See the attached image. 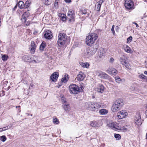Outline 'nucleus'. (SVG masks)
Returning a JSON list of instances; mask_svg holds the SVG:
<instances>
[{
	"label": "nucleus",
	"instance_id": "nucleus-1",
	"mask_svg": "<svg viewBox=\"0 0 147 147\" xmlns=\"http://www.w3.org/2000/svg\"><path fill=\"white\" fill-rule=\"evenodd\" d=\"M98 47V44H95L92 47L86 49L83 55L87 58L91 56L96 52Z\"/></svg>",
	"mask_w": 147,
	"mask_h": 147
},
{
	"label": "nucleus",
	"instance_id": "nucleus-2",
	"mask_svg": "<svg viewBox=\"0 0 147 147\" xmlns=\"http://www.w3.org/2000/svg\"><path fill=\"white\" fill-rule=\"evenodd\" d=\"M124 102L122 99H118L113 104L111 110L113 112H116L119 110L124 104Z\"/></svg>",
	"mask_w": 147,
	"mask_h": 147
},
{
	"label": "nucleus",
	"instance_id": "nucleus-3",
	"mask_svg": "<svg viewBox=\"0 0 147 147\" xmlns=\"http://www.w3.org/2000/svg\"><path fill=\"white\" fill-rule=\"evenodd\" d=\"M98 38L97 35L95 33H90L86 37V44L88 45H91L93 44Z\"/></svg>",
	"mask_w": 147,
	"mask_h": 147
},
{
	"label": "nucleus",
	"instance_id": "nucleus-4",
	"mask_svg": "<svg viewBox=\"0 0 147 147\" xmlns=\"http://www.w3.org/2000/svg\"><path fill=\"white\" fill-rule=\"evenodd\" d=\"M67 36L65 34L61 33L58 36L57 43L60 47H62L65 45L67 40Z\"/></svg>",
	"mask_w": 147,
	"mask_h": 147
},
{
	"label": "nucleus",
	"instance_id": "nucleus-5",
	"mask_svg": "<svg viewBox=\"0 0 147 147\" xmlns=\"http://www.w3.org/2000/svg\"><path fill=\"white\" fill-rule=\"evenodd\" d=\"M69 88L70 93L75 94L78 93L80 92L83 90V89L82 86L79 87L75 84L70 85Z\"/></svg>",
	"mask_w": 147,
	"mask_h": 147
},
{
	"label": "nucleus",
	"instance_id": "nucleus-6",
	"mask_svg": "<svg viewBox=\"0 0 147 147\" xmlns=\"http://www.w3.org/2000/svg\"><path fill=\"white\" fill-rule=\"evenodd\" d=\"M127 60V58L125 55H121L119 57V61L120 63L124 65L127 68L131 69V66Z\"/></svg>",
	"mask_w": 147,
	"mask_h": 147
},
{
	"label": "nucleus",
	"instance_id": "nucleus-7",
	"mask_svg": "<svg viewBox=\"0 0 147 147\" xmlns=\"http://www.w3.org/2000/svg\"><path fill=\"white\" fill-rule=\"evenodd\" d=\"M96 75L100 78L105 79H107L110 81L112 80V78L105 73L98 70L96 71Z\"/></svg>",
	"mask_w": 147,
	"mask_h": 147
},
{
	"label": "nucleus",
	"instance_id": "nucleus-8",
	"mask_svg": "<svg viewBox=\"0 0 147 147\" xmlns=\"http://www.w3.org/2000/svg\"><path fill=\"white\" fill-rule=\"evenodd\" d=\"M107 125L108 127L115 130H121L122 129V128L123 127H121V125L117 123L116 122L110 123L108 124Z\"/></svg>",
	"mask_w": 147,
	"mask_h": 147
},
{
	"label": "nucleus",
	"instance_id": "nucleus-9",
	"mask_svg": "<svg viewBox=\"0 0 147 147\" xmlns=\"http://www.w3.org/2000/svg\"><path fill=\"white\" fill-rule=\"evenodd\" d=\"M102 107L101 103L99 102H91L90 110L97 111L98 108Z\"/></svg>",
	"mask_w": 147,
	"mask_h": 147
},
{
	"label": "nucleus",
	"instance_id": "nucleus-10",
	"mask_svg": "<svg viewBox=\"0 0 147 147\" xmlns=\"http://www.w3.org/2000/svg\"><path fill=\"white\" fill-rule=\"evenodd\" d=\"M61 100L63 102L62 107L63 109L66 112L69 111L70 110V107L69 103L67 102L65 98H63Z\"/></svg>",
	"mask_w": 147,
	"mask_h": 147
},
{
	"label": "nucleus",
	"instance_id": "nucleus-11",
	"mask_svg": "<svg viewBox=\"0 0 147 147\" xmlns=\"http://www.w3.org/2000/svg\"><path fill=\"white\" fill-rule=\"evenodd\" d=\"M124 5L125 8L129 9H132L134 7V2L131 0H126L125 1Z\"/></svg>",
	"mask_w": 147,
	"mask_h": 147
},
{
	"label": "nucleus",
	"instance_id": "nucleus-12",
	"mask_svg": "<svg viewBox=\"0 0 147 147\" xmlns=\"http://www.w3.org/2000/svg\"><path fill=\"white\" fill-rule=\"evenodd\" d=\"M74 11L70 9L68 11L67 15L69 21L70 22H73L75 20Z\"/></svg>",
	"mask_w": 147,
	"mask_h": 147
},
{
	"label": "nucleus",
	"instance_id": "nucleus-13",
	"mask_svg": "<svg viewBox=\"0 0 147 147\" xmlns=\"http://www.w3.org/2000/svg\"><path fill=\"white\" fill-rule=\"evenodd\" d=\"M127 115V113L125 110H122L118 112L117 113V117L119 119H122Z\"/></svg>",
	"mask_w": 147,
	"mask_h": 147
},
{
	"label": "nucleus",
	"instance_id": "nucleus-14",
	"mask_svg": "<svg viewBox=\"0 0 147 147\" xmlns=\"http://www.w3.org/2000/svg\"><path fill=\"white\" fill-rule=\"evenodd\" d=\"M135 123L138 125H140L142 123V121L140 114L138 113L136 114L135 118Z\"/></svg>",
	"mask_w": 147,
	"mask_h": 147
},
{
	"label": "nucleus",
	"instance_id": "nucleus-15",
	"mask_svg": "<svg viewBox=\"0 0 147 147\" xmlns=\"http://www.w3.org/2000/svg\"><path fill=\"white\" fill-rule=\"evenodd\" d=\"M85 77V75L82 72H80L77 75L76 79L79 81H81L84 79Z\"/></svg>",
	"mask_w": 147,
	"mask_h": 147
},
{
	"label": "nucleus",
	"instance_id": "nucleus-16",
	"mask_svg": "<svg viewBox=\"0 0 147 147\" xmlns=\"http://www.w3.org/2000/svg\"><path fill=\"white\" fill-rule=\"evenodd\" d=\"M59 76V73L57 72H55L51 76V80L53 82H55L57 80Z\"/></svg>",
	"mask_w": 147,
	"mask_h": 147
},
{
	"label": "nucleus",
	"instance_id": "nucleus-17",
	"mask_svg": "<svg viewBox=\"0 0 147 147\" xmlns=\"http://www.w3.org/2000/svg\"><path fill=\"white\" fill-rule=\"evenodd\" d=\"M107 72L109 74L115 75L117 74V71L115 69L110 67L107 70Z\"/></svg>",
	"mask_w": 147,
	"mask_h": 147
},
{
	"label": "nucleus",
	"instance_id": "nucleus-18",
	"mask_svg": "<svg viewBox=\"0 0 147 147\" xmlns=\"http://www.w3.org/2000/svg\"><path fill=\"white\" fill-rule=\"evenodd\" d=\"M104 0H99L97 3L95 5V10L97 11H99L100 10L101 6Z\"/></svg>",
	"mask_w": 147,
	"mask_h": 147
},
{
	"label": "nucleus",
	"instance_id": "nucleus-19",
	"mask_svg": "<svg viewBox=\"0 0 147 147\" xmlns=\"http://www.w3.org/2000/svg\"><path fill=\"white\" fill-rule=\"evenodd\" d=\"M36 45L34 41H32L31 43V46L30 47V51L32 54H34L36 48Z\"/></svg>",
	"mask_w": 147,
	"mask_h": 147
},
{
	"label": "nucleus",
	"instance_id": "nucleus-20",
	"mask_svg": "<svg viewBox=\"0 0 147 147\" xmlns=\"http://www.w3.org/2000/svg\"><path fill=\"white\" fill-rule=\"evenodd\" d=\"M29 15V13L28 11L24 12L22 15L21 20L22 22L25 23L26 21L27 18L28 17Z\"/></svg>",
	"mask_w": 147,
	"mask_h": 147
},
{
	"label": "nucleus",
	"instance_id": "nucleus-21",
	"mask_svg": "<svg viewBox=\"0 0 147 147\" xmlns=\"http://www.w3.org/2000/svg\"><path fill=\"white\" fill-rule=\"evenodd\" d=\"M123 49L127 53H132V51L131 48L127 45H124L123 46Z\"/></svg>",
	"mask_w": 147,
	"mask_h": 147
},
{
	"label": "nucleus",
	"instance_id": "nucleus-22",
	"mask_svg": "<svg viewBox=\"0 0 147 147\" xmlns=\"http://www.w3.org/2000/svg\"><path fill=\"white\" fill-rule=\"evenodd\" d=\"M90 125L94 127H99L101 125L99 124L98 122L95 121H93L90 122Z\"/></svg>",
	"mask_w": 147,
	"mask_h": 147
},
{
	"label": "nucleus",
	"instance_id": "nucleus-23",
	"mask_svg": "<svg viewBox=\"0 0 147 147\" xmlns=\"http://www.w3.org/2000/svg\"><path fill=\"white\" fill-rule=\"evenodd\" d=\"M44 36L47 39H51L52 37L51 32L49 30L46 31L44 34Z\"/></svg>",
	"mask_w": 147,
	"mask_h": 147
},
{
	"label": "nucleus",
	"instance_id": "nucleus-24",
	"mask_svg": "<svg viewBox=\"0 0 147 147\" xmlns=\"http://www.w3.org/2000/svg\"><path fill=\"white\" fill-rule=\"evenodd\" d=\"M104 87L102 85H99V87L97 88L96 90L98 92L102 93L104 91Z\"/></svg>",
	"mask_w": 147,
	"mask_h": 147
},
{
	"label": "nucleus",
	"instance_id": "nucleus-25",
	"mask_svg": "<svg viewBox=\"0 0 147 147\" xmlns=\"http://www.w3.org/2000/svg\"><path fill=\"white\" fill-rule=\"evenodd\" d=\"M105 51L102 48H101L98 52V56L100 57H101L105 55Z\"/></svg>",
	"mask_w": 147,
	"mask_h": 147
},
{
	"label": "nucleus",
	"instance_id": "nucleus-26",
	"mask_svg": "<svg viewBox=\"0 0 147 147\" xmlns=\"http://www.w3.org/2000/svg\"><path fill=\"white\" fill-rule=\"evenodd\" d=\"M79 64L83 67L88 68L89 66V64L87 62L83 63L82 62H79Z\"/></svg>",
	"mask_w": 147,
	"mask_h": 147
},
{
	"label": "nucleus",
	"instance_id": "nucleus-27",
	"mask_svg": "<svg viewBox=\"0 0 147 147\" xmlns=\"http://www.w3.org/2000/svg\"><path fill=\"white\" fill-rule=\"evenodd\" d=\"M18 5L20 9H23L25 8V5L23 1H20L18 3Z\"/></svg>",
	"mask_w": 147,
	"mask_h": 147
},
{
	"label": "nucleus",
	"instance_id": "nucleus-28",
	"mask_svg": "<svg viewBox=\"0 0 147 147\" xmlns=\"http://www.w3.org/2000/svg\"><path fill=\"white\" fill-rule=\"evenodd\" d=\"M108 111L105 109H102L100 110L99 112L101 115H105L108 113Z\"/></svg>",
	"mask_w": 147,
	"mask_h": 147
},
{
	"label": "nucleus",
	"instance_id": "nucleus-29",
	"mask_svg": "<svg viewBox=\"0 0 147 147\" xmlns=\"http://www.w3.org/2000/svg\"><path fill=\"white\" fill-rule=\"evenodd\" d=\"M91 102H86L85 104V107L88 110H90V107L91 106Z\"/></svg>",
	"mask_w": 147,
	"mask_h": 147
},
{
	"label": "nucleus",
	"instance_id": "nucleus-30",
	"mask_svg": "<svg viewBox=\"0 0 147 147\" xmlns=\"http://www.w3.org/2000/svg\"><path fill=\"white\" fill-rule=\"evenodd\" d=\"M23 59L25 61H29L30 60V57L28 55H26L22 57Z\"/></svg>",
	"mask_w": 147,
	"mask_h": 147
},
{
	"label": "nucleus",
	"instance_id": "nucleus-31",
	"mask_svg": "<svg viewBox=\"0 0 147 147\" xmlns=\"http://www.w3.org/2000/svg\"><path fill=\"white\" fill-rule=\"evenodd\" d=\"M115 79L116 82L119 84L122 81V80L118 76L115 77Z\"/></svg>",
	"mask_w": 147,
	"mask_h": 147
},
{
	"label": "nucleus",
	"instance_id": "nucleus-32",
	"mask_svg": "<svg viewBox=\"0 0 147 147\" xmlns=\"http://www.w3.org/2000/svg\"><path fill=\"white\" fill-rule=\"evenodd\" d=\"M46 44L45 42H42V43L40 45V50H43V49L45 47Z\"/></svg>",
	"mask_w": 147,
	"mask_h": 147
},
{
	"label": "nucleus",
	"instance_id": "nucleus-33",
	"mask_svg": "<svg viewBox=\"0 0 147 147\" xmlns=\"http://www.w3.org/2000/svg\"><path fill=\"white\" fill-rule=\"evenodd\" d=\"M8 56L5 55H2L1 59L3 61H5L8 59Z\"/></svg>",
	"mask_w": 147,
	"mask_h": 147
},
{
	"label": "nucleus",
	"instance_id": "nucleus-34",
	"mask_svg": "<svg viewBox=\"0 0 147 147\" xmlns=\"http://www.w3.org/2000/svg\"><path fill=\"white\" fill-rule=\"evenodd\" d=\"M114 135L115 138L116 139V140H119L121 139V136L119 134H115Z\"/></svg>",
	"mask_w": 147,
	"mask_h": 147
},
{
	"label": "nucleus",
	"instance_id": "nucleus-35",
	"mask_svg": "<svg viewBox=\"0 0 147 147\" xmlns=\"http://www.w3.org/2000/svg\"><path fill=\"white\" fill-rule=\"evenodd\" d=\"M10 128V127L7 126L2 128H0V132H1L3 131L6 130Z\"/></svg>",
	"mask_w": 147,
	"mask_h": 147
},
{
	"label": "nucleus",
	"instance_id": "nucleus-36",
	"mask_svg": "<svg viewBox=\"0 0 147 147\" xmlns=\"http://www.w3.org/2000/svg\"><path fill=\"white\" fill-rule=\"evenodd\" d=\"M6 138L5 136H3L1 137L0 140L2 142H5L6 140Z\"/></svg>",
	"mask_w": 147,
	"mask_h": 147
},
{
	"label": "nucleus",
	"instance_id": "nucleus-37",
	"mask_svg": "<svg viewBox=\"0 0 147 147\" xmlns=\"http://www.w3.org/2000/svg\"><path fill=\"white\" fill-rule=\"evenodd\" d=\"M30 1H27L25 3V8H26L30 6Z\"/></svg>",
	"mask_w": 147,
	"mask_h": 147
},
{
	"label": "nucleus",
	"instance_id": "nucleus-38",
	"mask_svg": "<svg viewBox=\"0 0 147 147\" xmlns=\"http://www.w3.org/2000/svg\"><path fill=\"white\" fill-rule=\"evenodd\" d=\"M132 37L131 36H130L127 39V42L128 43H129L132 41Z\"/></svg>",
	"mask_w": 147,
	"mask_h": 147
},
{
	"label": "nucleus",
	"instance_id": "nucleus-39",
	"mask_svg": "<svg viewBox=\"0 0 147 147\" xmlns=\"http://www.w3.org/2000/svg\"><path fill=\"white\" fill-rule=\"evenodd\" d=\"M53 122V123L56 124H58L59 122L58 119L57 118H54Z\"/></svg>",
	"mask_w": 147,
	"mask_h": 147
},
{
	"label": "nucleus",
	"instance_id": "nucleus-40",
	"mask_svg": "<svg viewBox=\"0 0 147 147\" xmlns=\"http://www.w3.org/2000/svg\"><path fill=\"white\" fill-rule=\"evenodd\" d=\"M87 9H82L81 10V12L84 14H85L87 12Z\"/></svg>",
	"mask_w": 147,
	"mask_h": 147
},
{
	"label": "nucleus",
	"instance_id": "nucleus-41",
	"mask_svg": "<svg viewBox=\"0 0 147 147\" xmlns=\"http://www.w3.org/2000/svg\"><path fill=\"white\" fill-rule=\"evenodd\" d=\"M54 6L56 8H58V2L57 1V0H56L55 1L54 4Z\"/></svg>",
	"mask_w": 147,
	"mask_h": 147
},
{
	"label": "nucleus",
	"instance_id": "nucleus-42",
	"mask_svg": "<svg viewBox=\"0 0 147 147\" xmlns=\"http://www.w3.org/2000/svg\"><path fill=\"white\" fill-rule=\"evenodd\" d=\"M61 19L63 21H64L66 20V18L65 17V16L64 14L63 15V16H61Z\"/></svg>",
	"mask_w": 147,
	"mask_h": 147
},
{
	"label": "nucleus",
	"instance_id": "nucleus-43",
	"mask_svg": "<svg viewBox=\"0 0 147 147\" xmlns=\"http://www.w3.org/2000/svg\"><path fill=\"white\" fill-rule=\"evenodd\" d=\"M61 81L64 82H66L67 81V78L66 77L62 78L61 79Z\"/></svg>",
	"mask_w": 147,
	"mask_h": 147
},
{
	"label": "nucleus",
	"instance_id": "nucleus-44",
	"mask_svg": "<svg viewBox=\"0 0 147 147\" xmlns=\"http://www.w3.org/2000/svg\"><path fill=\"white\" fill-rule=\"evenodd\" d=\"M114 61V59L113 57H111L109 60V62L111 63H113Z\"/></svg>",
	"mask_w": 147,
	"mask_h": 147
},
{
	"label": "nucleus",
	"instance_id": "nucleus-45",
	"mask_svg": "<svg viewBox=\"0 0 147 147\" xmlns=\"http://www.w3.org/2000/svg\"><path fill=\"white\" fill-rule=\"evenodd\" d=\"M139 77L140 78L142 79H144L145 78V76L144 75H139Z\"/></svg>",
	"mask_w": 147,
	"mask_h": 147
},
{
	"label": "nucleus",
	"instance_id": "nucleus-46",
	"mask_svg": "<svg viewBox=\"0 0 147 147\" xmlns=\"http://www.w3.org/2000/svg\"><path fill=\"white\" fill-rule=\"evenodd\" d=\"M111 31H112L113 34H115V32L114 31V28H112L111 29Z\"/></svg>",
	"mask_w": 147,
	"mask_h": 147
},
{
	"label": "nucleus",
	"instance_id": "nucleus-47",
	"mask_svg": "<svg viewBox=\"0 0 147 147\" xmlns=\"http://www.w3.org/2000/svg\"><path fill=\"white\" fill-rule=\"evenodd\" d=\"M133 23L134 24L136 25V27L138 28L139 27V26H138V24L136 22H133Z\"/></svg>",
	"mask_w": 147,
	"mask_h": 147
},
{
	"label": "nucleus",
	"instance_id": "nucleus-48",
	"mask_svg": "<svg viewBox=\"0 0 147 147\" xmlns=\"http://www.w3.org/2000/svg\"><path fill=\"white\" fill-rule=\"evenodd\" d=\"M66 3H70L71 2V0H64Z\"/></svg>",
	"mask_w": 147,
	"mask_h": 147
},
{
	"label": "nucleus",
	"instance_id": "nucleus-49",
	"mask_svg": "<svg viewBox=\"0 0 147 147\" xmlns=\"http://www.w3.org/2000/svg\"><path fill=\"white\" fill-rule=\"evenodd\" d=\"M18 5V4H17V5L15 6V7L14 8V9H15L17 7Z\"/></svg>",
	"mask_w": 147,
	"mask_h": 147
},
{
	"label": "nucleus",
	"instance_id": "nucleus-50",
	"mask_svg": "<svg viewBox=\"0 0 147 147\" xmlns=\"http://www.w3.org/2000/svg\"><path fill=\"white\" fill-rule=\"evenodd\" d=\"M146 66V67H147V61H145Z\"/></svg>",
	"mask_w": 147,
	"mask_h": 147
},
{
	"label": "nucleus",
	"instance_id": "nucleus-51",
	"mask_svg": "<svg viewBox=\"0 0 147 147\" xmlns=\"http://www.w3.org/2000/svg\"><path fill=\"white\" fill-rule=\"evenodd\" d=\"M144 74H147V71H144Z\"/></svg>",
	"mask_w": 147,
	"mask_h": 147
},
{
	"label": "nucleus",
	"instance_id": "nucleus-52",
	"mask_svg": "<svg viewBox=\"0 0 147 147\" xmlns=\"http://www.w3.org/2000/svg\"><path fill=\"white\" fill-rule=\"evenodd\" d=\"M112 28H115V25H113Z\"/></svg>",
	"mask_w": 147,
	"mask_h": 147
},
{
	"label": "nucleus",
	"instance_id": "nucleus-53",
	"mask_svg": "<svg viewBox=\"0 0 147 147\" xmlns=\"http://www.w3.org/2000/svg\"><path fill=\"white\" fill-rule=\"evenodd\" d=\"M20 107V106H16V108H17V107Z\"/></svg>",
	"mask_w": 147,
	"mask_h": 147
},
{
	"label": "nucleus",
	"instance_id": "nucleus-54",
	"mask_svg": "<svg viewBox=\"0 0 147 147\" xmlns=\"http://www.w3.org/2000/svg\"><path fill=\"white\" fill-rule=\"evenodd\" d=\"M1 19H0V26H1Z\"/></svg>",
	"mask_w": 147,
	"mask_h": 147
},
{
	"label": "nucleus",
	"instance_id": "nucleus-55",
	"mask_svg": "<svg viewBox=\"0 0 147 147\" xmlns=\"http://www.w3.org/2000/svg\"><path fill=\"white\" fill-rule=\"evenodd\" d=\"M118 26H116V28H118Z\"/></svg>",
	"mask_w": 147,
	"mask_h": 147
},
{
	"label": "nucleus",
	"instance_id": "nucleus-56",
	"mask_svg": "<svg viewBox=\"0 0 147 147\" xmlns=\"http://www.w3.org/2000/svg\"><path fill=\"white\" fill-rule=\"evenodd\" d=\"M29 24H26V25H27V26H28V25Z\"/></svg>",
	"mask_w": 147,
	"mask_h": 147
}]
</instances>
